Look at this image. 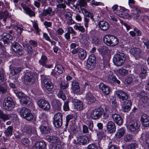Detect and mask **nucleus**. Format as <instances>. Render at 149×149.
<instances>
[{
  "label": "nucleus",
  "mask_w": 149,
  "mask_h": 149,
  "mask_svg": "<svg viewBox=\"0 0 149 149\" xmlns=\"http://www.w3.org/2000/svg\"><path fill=\"white\" fill-rule=\"evenodd\" d=\"M10 118L9 114H7L4 113L3 111L0 110V119L3 120L4 121L8 120Z\"/></svg>",
  "instance_id": "f704fd0d"
},
{
  "label": "nucleus",
  "mask_w": 149,
  "mask_h": 149,
  "mask_svg": "<svg viewBox=\"0 0 149 149\" xmlns=\"http://www.w3.org/2000/svg\"><path fill=\"white\" fill-rule=\"evenodd\" d=\"M55 14V12L52 10L51 8H48L44 10L42 13L40 15L42 16H46L49 14L50 16H52Z\"/></svg>",
  "instance_id": "bb28decb"
},
{
  "label": "nucleus",
  "mask_w": 149,
  "mask_h": 149,
  "mask_svg": "<svg viewBox=\"0 0 149 149\" xmlns=\"http://www.w3.org/2000/svg\"><path fill=\"white\" fill-rule=\"evenodd\" d=\"M104 111L103 109L101 108L95 109L91 111L90 117L93 120L98 119L102 116Z\"/></svg>",
  "instance_id": "20e7f679"
},
{
  "label": "nucleus",
  "mask_w": 149,
  "mask_h": 149,
  "mask_svg": "<svg viewBox=\"0 0 149 149\" xmlns=\"http://www.w3.org/2000/svg\"><path fill=\"white\" fill-rule=\"evenodd\" d=\"M24 81L25 82H30L33 80V76L31 72L27 71L24 75Z\"/></svg>",
  "instance_id": "cd10ccee"
},
{
  "label": "nucleus",
  "mask_w": 149,
  "mask_h": 149,
  "mask_svg": "<svg viewBox=\"0 0 149 149\" xmlns=\"http://www.w3.org/2000/svg\"><path fill=\"white\" fill-rule=\"evenodd\" d=\"M73 102L74 103L75 109H76L77 110H80L82 109L83 105L81 102L77 99H74L73 100Z\"/></svg>",
  "instance_id": "6ab92c4d"
},
{
  "label": "nucleus",
  "mask_w": 149,
  "mask_h": 149,
  "mask_svg": "<svg viewBox=\"0 0 149 149\" xmlns=\"http://www.w3.org/2000/svg\"><path fill=\"white\" fill-rule=\"evenodd\" d=\"M89 61L90 62L96 63V57L94 54H91L89 56L87 61Z\"/></svg>",
  "instance_id": "864d4df0"
},
{
  "label": "nucleus",
  "mask_w": 149,
  "mask_h": 149,
  "mask_svg": "<svg viewBox=\"0 0 149 149\" xmlns=\"http://www.w3.org/2000/svg\"><path fill=\"white\" fill-rule=\"evenodd\" d=\"M4 44L8 45L9 42L13 39V37L9 34L4 33L2 35Z\"/></svg>",
  "instance_id": "4be33fe9"
},
{
  "label": "nucleus",
  "mask_w": 149,
  "mask_h": 149,
  "mask_svg": "<svg viewBox=\"0 0 149 149\" xmlns=\"http://www.w3.org/2000/svg\"><path fill=\"white\" fill-rule=\"evenodd\" d=\"M125 59V54L120 53L114 55L113 58V61L116 65L120 66L124 63Z\"/></svg>",
  "instance_id": "7ed1b4c3"
},
{
  "label": "nucleus",
  "mask_w": 149,
  "mask_h": 149,
  "mask_svg": "<svg viewBox=\"0 0 149 149\" xmlns=\"http://www.w3.org/2000/svg\"><path fill=\"white\" fill-rule=\"evenodd\" d=\"M88 140L86 136H79L77 139V142L80 145H83L86 144Z\"/></svg>",
  "instance_id": "aec40b11"
},
{
  "label": "nucleus",
  "mask_w": 149,
  "mask_h": 149,
  "mask_svg": "<svg viewBox=\"0 0 149 149\" xmlns=\"http://www.w3.org/2000/svg\"><path fill=\"white\" fill-rule=\"evenodd\" d=\"M21 142L22 144L26 147H28L29 146V141L27 138H24L22 140Z\"/></svg>",
  "instance_id": "8fccbe9b"
},
{
  "label": "nucleus",
  "mask_w": 149,
  "mask_h": 149,
  "mask_svg": "<svg viewBox=\"0 0 149 149\" xmlns=\"http://www.w3.org/2000/svg\"><path fill=\"white\" fill-rule=\"evenodd\" d=\"M98 25L100 28L101 27H107L109 28L110 26L109 23L104 21H102L98 23Z\"/></svg>",
  "instance_id": "a19ab883"
},
{
  "label": "nucleus",
  "mask_w": 149,
  "mask_h": 149,
  "mask_svg": "<svg viewBox=\"0 0 149 149\" xmlns=\"http://www.w3.org/2000/svg\"><path fill=\"white\" fill-rule=\"evenodd\" d=\"M60 85L61 86V88L65 89L67 88L69 86L68 83L67 81H62L60 84Z\"/></svg>",
  "instance_id": "3c124183"
},
{
  "label": "nucleus",
  "mask_w": 149,
  "mask_h": 149,
  "mask_svg": "<svg viewBox=\"0 0 149 149\" xmlns=\"http://www.w3.org/2000/svg\"><path fill=\"white\" fill-rule=\"evenodd\" d=\"M131 108V107L123 105V110L125 112H128L130 110Z\"/></svg>",
  "instance_id": "0e129e2a"
},
{
  "label": "nucleus",
  "mask_w": 149,
  "mask_h": 149,
  "mask_svg": "<svg viewBox=\"0 0 149 149\" xmlns=\"http://www.w3.org/2000/svg\"><path fill=\"white\" fill-rule=\"evenodd\" d=\"M12 48L13 50L16 53L19 55L23 54L24 51L22 50V47L18 43H14L12 45Z\"/></svg>",
  "instance_id": "f8f14e48"
},
{
  "label": "nucleus",
  "mask_w": 149,
  "mask_h": 149,
  "mask_svg": "<svg viewBox=\"0 0 149 149\" xmlns=\"http://www.w3.org/2000/svg\"><path fill=\"white\" fill-rule=\"evenodd\" d=\"M69 102V101L67 100L64 103L63 106V109L65 111H68L69 110V107L68 105Z\"/></svg>",
  "instance_id": "6e6d98bb"
},
{
  "label": "nucleus",
  "mask_w": 149,
  "mask_h": 149,
  "mask_svg": "<svg viewBox=\"0 0 149 149\" xmlns=\"http://www.w3.org/2000/svg\"><path fill=\"white\" fill-rule=\"evenodd\" d=\"M25 49L26 51L29 54H31L33 52L32 47L29 45H26Z\"/></svg>",
  "instance_id": "49530a36"
},
{
  "label": "nucleus",
  "mask_w": 149,
  "mask_h": 149,
  "mask_svg": "<svg viewBox=\"0 0 149 149\" xmlns=\"http://www.w3.org/2000/svg\"><path fill=\"white\" fill-rule=\"evenodd\" d=\"M71 88L74 93H78L80 91V88L77 81L74 80L72 82Z\"/></svg>",
  "instance_id": "dca6fc26"
},
{
  "label": "nucleus",
  "mask_w": 149,
  "mask_h": 149,
  "mask_svg": "<svg viewBox=\"0 0 149 149\" xmlns=\"http://www.w3.org/2000/svg\"><path fill=\"white\" fill-rule=\"evenodd\" d=\"M99 88L106 95H108L110 92V90L109 87L103 83H101L100 84Z\"/></svg>",
  "instance_id": "393cba45"
},
{
  "label": "nucleus",
  "mask_w": 149,
  "mask_h": 149,
  "mask_svg": "<svg viewBox=\"0 0 149 149\" xmlns=\"http://www.w3.org/2000/svg\"><path fill=\"white\" fill-rule=\"evenodd\" d=\"M68 131L72 134H74L76 133L77 132L76 127L74 125L70 126L69 128Z\"/></svg>",
  "instance_id": "79ce46f5"
},
{
  "label": "nucleus",
  "mask_w": 149,
  "mask_h": 149,
  "mask_svg": "<svg viewBox=\"0 0 149 149\" xmlns=\"http://www.w3.org/2000/svg\"><path fill=\"white\" fill-rule=\"evenodd\" d=\"M19 113L22 117L27 121H31L34 118V116L31 111L26 107L22 108L19 111Z\"/></svg>",
  "instance_id": "f257e3e1"
},
{
  "label": "nucleus",
  "mask_w": 149,
  "mask_h": 149,
  "mask_svg": "<svg viewBox=\"0 0 149 149\" xmlns=\"http://www.w3.org/2000/svg\"><path fill=\"white\" fill-rule=\"evenodd\" d=\"M24 132L28 134L29 136H31L33 134H37L35 128L30 125L24 126Z\"/></svg>",
  "instance_id": "ddd939ff"
},
{
  "label": "nucleus",
  "mask_w": 149,
  "mask_h": 149,
  "mask_svg": "<svg viewBox=\"0 0 149 149\" xmlns=\"http://www.w3.org/2000/svg\"><path fill=\"white\" fill-rule=\"evenodd\" d=\"M57 95L59 98L62 99L63 100H64L66 99L65 95L61 90L59 91V93Z\"/></svg>",
  "instance_id": "5fc2aeb1"
},
{
  "label": "nucleus",
  "mask_w": 149,
  "mask_h": 149,
  "mask_svg": "<svg viewBox=\"0 0 149 149\" xmlns=\"http://www.w3.org/2000/svg\"><path fill=\"white\" fill-rule=\"evenodd\" d=\"M23 8L24 10L25 11L26 13L30 17L35 16V13L32 11L30 8L26 6H23Z\"/></svg>",
  "instance_id": "72a5a7b5"
},
{
  "label": "nucleus",
  "mask_w": 149,
  "mask_h": 149,
  "mask_svg": "<svg viewBox=\"0 0 149 149\" xmlns=\"http://www.w3.org/2000/svg\"><path fill=\"white\" fill-rule=\"evenodd\" d=\"M132 136L130 134H128L125 136L124 139L126 142L130 141L132 140Z\"/></svg>",
  "instance_id": "4d7b16f0"
},
{
  "label": "nucleus",
  "mask_w": 149,
  "mask_h": 149,
  "mask_svg": "<svg viewBox=\"0 0 149 149\" xmlns=\"http://www.w3.org/2000/svg\"><path fill=\"white\" fill-rule=\"evenodd\" d=\"M125 130L124 128H121L118 129L115 134V136L117 138H120L123 136L125 133Z\"/></svg>",
  "instance_id": "473e14b6"
},
{
  "label": "nucleus",
  "mask_w": 149,
  "mask_h": 149,
  "mask_svg": "<svg viewBox=\"0 0 149 149\" xmlns=\"http://www.w3.org/2000/svg\"><path fill=\"white\" fill-rule=\"evenodd\" d=\"M46 139L48 141L53 143H57L58 140L57 137L49 135L46 136Z\"/></svg>",
  "instance_id": "e433bc0d"
},
{
  "label": "nucleus",
  "mask_w": 149,
  "mask_h": 149,
  "mask_svg": "<svg viewBox=\"0 0 149 149\" xmlns=\"http://www.w3.org/2000/svg\"><path fill=\"white\" fill-rule=\"evenodd\" d=\"M14 104L12 99L10 97L5 98L3 104V108L6 110H10L14 107Z\"/></svg>",
  "instance_id": "423d86ee"
},
{
  "label": "nucleus",
  "mask_w": 149,
  "mask_h": 149,
  "mask_svg": "<svg viewBox=\"0 0 149 149\" xmlns=\"http://www.w3.org/2000/svg\"><path fill=\"white\" fill-rule=\"evenodd\" d=\"M92 40L93 42L96 45H98L99 44L100 42V40L98 38L95 36L93 37L92 38Z\"/></svg>",
  "instance_id": "bf43d9fd"
},
{
  "label": "nucleus",
  "mask_w": 149,
  "mask_h": 149,
  "mask_svg": "<svg viewBox=\"0 0 149 149\" xmlns=\"http://www.w3.org/2000/svg\"><path fill=\"white\" fill-rule=\"evenodd\" d=\"M140 125L139 121H132L130 125V130L132 131H135L139 128Z\"/></svg>",
  "instance_id": "412c9836"
},
{
  "label": "nucleus",
  "mask_w": 149,
  "mask_h": 149,
  "mask_svg": "<svg viewBox=\"0 0 149 149\" xmlns=\"http://www.w3.org/2000/svg\"><path fill=\"white\" fill-rule=\"evenodd\" d=\"M87 149H98V148L96 145L92 143L88 146Z\"/></svg>",
  "instance_id": "052dcab7"
},
{
  "label": "nucleus",
  "mask_w": 149,
  "mask_h": 149,
  "mask_svg": "<svg viewBox=\"0 0 149 149\" xmlns=\"http://www.w3.org/2000/svg\"><path fill=\"white\" fill-rule=\"evenodd\" d=\"M13 130V127L9 126L4 131V133L6 136H10L12 135Z\"/></svg>",
  "instance_id": "58836bf2"
},
{
  "label": "nucleus",
  "mask_w": 149,
  "mask_h": 149,
  "mask_svg": "<svg viewBox=\"0 0 149 149\" xmlns=\"http://www.w3.org/2000/svg\"><path fill=\"white\" fill-rule=\"evenodd\" d=\"M103 40L107 45L112 47L117 45L119 42L118 40L116 37L110 35H105L104 37Z\"/></svg>",
  "instance_id": "f03ea898"
},
{
  "label": "nucleus",
  "mask_w": 149,
  "mask_h": 149,
  "mask_svg": "<svg viewBox=\"0 0 149 149\" xmlns=\"http://www.w3.org/2000/svg\"><path fill=\"white\" fill-rule=\"evenodd\" d=\"M132 12L131 15L134 19H137L139 17V14L141 11L138 7H135L134 9L132 10Z\"/></svg>",
  "instance_id": "a878e982"
},
{
  "label": "nucleus",
  "mask_w": 149,
  "mask_h": 149,
  "mask_svg": "<svg viewBox=\"0 0 149 149\" xmlns=\"http://www.w3.org/2000/svg\"><path fill=\"white\" fill-rule=\"evenodd\" d=\"M107 131L110 133L114 132L116 130L115 125L114 123L112 121H109L107 125Z\"/></svg>",
  "instance_id": "4468645a"
},
{
  "label": "nucleus",
  "mask_w": 149,
  "mask_h": 149,
  "mask_svg": "<svg viewBox=\"0 0 149 149\" xmlns=\"http://www.w3.org/2000/svg\"><path fill=\"white\" fill-rule=\"evenodd\" d=\"M112 117L114 121L117 125H120L122 124L123 120L120 115L114 114L112 115Z\"/></svg>",
  "instance_id": "a211bd4d"
},
{
  "label": "nucleus",
  "mask_w": 149,
  "mask_h": 149,
  "mask_svg": "<svg viewBox=\"0 0 149 149\" xmlns=\"http://www.w3.org/2000/svg\"><path fill=\"white\" fill-rule=\"evenodd\" d=\"M88 36L86 34H81L79 41L83 45L87 44L89 40Z\"/></svg>",
  "instance_id": "c85d7f7f"
},
{
  "label": "nucleus",
  "mask_w": 149,
  "mask_h": 149,
  "mask_svg": "<svg viewBox=\"0 0 149 149\" xmlns=\"http://www.w3.org/2000/svg\"><path fill=\"white\" fill-rule=\"evenodd\" d=\"M39 128L41 133L43 134L49 133L51 130V128L49 126H44L42 125L40 126Z\"/></svg>",
  "instance_id": "c756f323"
},
{
  "label": "nucleus",
  "mask_w": 149,
  "mask_h": 149,
  "mask_svg": "<svg viewBox=\"0 0 149 149\" xmlns=\"http://www.w3.org/2000/svg\"><path fill=\"white\" fill-rule=\"evenodd\" d=\"M95 63L90 62L89 61H87L86 65L87 68L89 70H92L93 69L95 66Z\"/></svg>",
  "instance_id": "37998d69"
},
{
  "label": "nucleus",
  "mask_w": 149,
  "mask_h": 149,
  "mask_svg": "<svg viewBox=\"0 0 149 149\" xmlns=\"http://www.w3.org/2000/svg\"><path fill=\"white\" fill-rule=\"evenodd\" d=\"M48 61L47 56L45 55H42L41 56L40 59L39 61L40 64L42 66L45 65Z\"/></svg>",
  "instance_id": "ea45409f"
},
{
  "label": "nucleus",
  "mask_w": 149,
  "mask_h": 149,
  "mask_svg": "<svg viewBox=\"0 0 149 149\" xmlns=\"http://www.w3.org/2000/svg\"><path fill=\"white\" fill-rule=\"evenodd\" d=\"M99 52H101L103 54H105L107 53L108 48L105 46H102L100 47L98 49Z\"/></svg>",
  "instance_id": "a18cd8bd"
},
{
  "label": "nucleus",
  "mask_w": 149,
  "mask_h": 149,
  "mask_svg": "<svg viewBox=\"0 0 149 149\" xmlns=\"http://www.w3.org/2000/svg\"><path fill=\"white\" fill-rule=\"evenodd\" d=\"M22 70V68L20 67H14L11 68L10 73L13 75L17 74Z\"/></svg>",
  "instance_id": "4c0bfd02"
},
{
  "label": "nucleus",
  "mask_w": 149,
  "mask_h": 149,
  "mask_svg": "<svg viewBox=\"0 0 149 149\" xmlns=\"http://www.w3.org/2000/svg\"><path fill=\"white\" fill-rule=\"evenodd\" d=\"M86 99L90 103H93L96 101V98L91 93H87L86 95Z\"/></svg>",
  "instance_id": "2f4dec72"
},
{
  "label": "nucleus",
  "mask_w": 149,
  "mask_h": 149,
  "mask_svg": "<svg viewBox=\"0 0 149 149\" xmlns=\"http://www.w3.org/2000/svg\"><path fill=\"white\" fill-rule=\"evenodd\" d=\"M108 78V80L109 82L111 83L117 84H119L120 83V81L116 78V77L113 75V72L109 71L107 73V75Z\"/></svg>",
  "instance_id": "9d476101"
},
{
  "label": "nucleus",
  "mask_w": 149,
  "mask_h": 149,
  "mask_svg": "<svg viewBox=\"0 0 149 149\" xmlns=\"http://www.w3.org/2000/svg\"><path fill=\"white\" fill-rule=\"evenodd\" d=\"M36 149H46V144L43 141L38 142L36 144Z\"/></svg>",
  "instance_id": "c9c22d12"
},
{
  "label": "nucleus",
  "mask_w": 149,
  "mask_h": 149,
  "mask_svg": "<svg viewBox=\"0 0 149 149\" xmlns=\"http://www.w3.org/2000/svg\"><path fill=\"white\" fill-rule=\"evenodd\" d=\"M88 127L86 125H84L82 126V132L84 133L88 132L89 131Z\"/></svg>",
  "instance_id": "680f3d73"
},
{
  "label": "nucleus",
  "mask_w": 149,
  "mask_h": 149,
  "mask_svg": "<svg viewBox=\"0 0 149 149\" xmlns=\"http://www.w3.org/2000/svg\"><path fill=\"white\" fill-rule=\"evenodd\" d=\"M83 12H84L86 13V17H90L93 21H94V19L93 18V15L92 14L87 11L85 9H83Z\"/></svg>",
  "instance_id": "603ef678"
},
{
  "label": "nucleus",
  "mask_w": 149,
  "mask_h": 149,
  "mask_svg": "<svg viewBox=\"0 0 149 149\" xmlns=\"http://www.w3.org/2000/svg\"><path fill=\"white\" fill-rule=\"evenodd\" d=\"M137 147V145L136 143H132L126 145L125 146L124 149H135Z\"/></svg>",
  "instance_id": "c03bdc74"
},
{
  "label": "nucleus",
  "mask_w": 149,
  "mask_h": 149,
  "mask_svg": "<svg viewBox=\"0 0 149 149\" xmlns=\"http://www.w3.org/2000/svg\"><path fill=\"white\" fill-rule=\"evenodd\" d=\"M44 87H45L46 90H47L49 91H50L52 90L53 86L52 84L51 83L45 86Z\"/></svg>",
  "instance_id": "69168bd1"
},
{
  "label": "nucleus",
  "mask_w": 149,
  "mask_h": 149,
  "mask_svg": "<svg viewBox=\"0 0 149 149\" xmlns=\"http://www.w3.org/2000/svg\"><path fill=\"white\" fill-rule=\"evenodd\" d=\"M0 47V54H2L3 55H6V52L5 48L1 45Z\"/></svg>",
  "instance_id": "13d9d810"
},
{
  "label": "nucleus",
  "mask_w": 149,
  "mask_h": 149,
  "mask_svg": "<svg viewBox=\"0 0 149 149\" xmlns=\"http://www.w3.org/2000/svg\"><path fill=\"white\" fill-rule=\"evenodd\" d=\"M74 118L73 116L71 115H68L66 116V124L65 125L66 126L68 125V122L69 121L73 119Z\"/></svg>",
  "instance_id": "e2e57ef3"
},
{
  "label": "nucleus",
  "mask_w": 149,
  "mask_h": 149,
  "mask_svg": "<svg viewBox=\"0 0 149 149\" xmlns=\"http://www.w3.org/2000/svg\"><path fill=\"white\" fill-rule=\"evenodd\" d=\"M42 80L43 81V84L44 86L52 83L49 80L46 78L42 77Z\"/></svg>",
  "instance_id": "09e8293b"
},
{
  "label": "nucleus",
  "mask_w": 149,
  "mask_h": 149,
  "mask_svg": "<svg viewBox=\"0 0 149 149\" xmlns=\"http://www.w3.org/2000/svg\"><path fill=\"white\" fill-rule=\"evenodd\" d=\"M54 123L56 127H59L62 126V118L61 113H57L54 115Z\"/></svg>",
  "instance_id": "6e6552de"
},
{
  "label": "nucleus",
  "mask_w": 149,
  "mask_h": 149,
  "mask_svg": "<svg viewBox=\"0 0 149 149\" xmlns=\"http://www.w3.org/2000/svg\"><path fill=\"white\" fill-rule=\"evenodd\" d=\"M105 112L104 113H103V118L104 119H107L109 117V114L108 113V109L107 108H105Z\"/></svg>",
  "instance_id": "338daca9"
},
{
  "label": "nucleus",
  "mask_w": 149,
  "mask_h": 149,
  "mask_svg": "<svg viewBox=\"0 0 149 149\" xmlns=\"http://www.w3.org/2000/svg\"><path fill=\"white\" fill-rule=\"evenodd\" d=\"M86 124L88 125V127L89 130L92 132L93 128V121L91 120H88Z\"/></svg>",
  "instance_id": "de8ad7c7"
},
{
  "label": "nucleus",
  "mask_w": 149,
  "mask_h": 149,
  "mask_svg": "<svg viewBox=\"0 0 149 149\" xmlns=\"http://www.w3.org/2000/svg\"><path fill=\"white\" fill-rule=\"evenodd\" d=\"M14 93L16 96L20 99L19 100L20 103L22 105L27 104L31 100V99L29 97L26 96L23 93L16 91H15Z\"/></svg>",
  "instance_id": "39448f33"
},
{
  "label": "nucleus",
  "mask_w": 149,
  "mask_h": 149,
  "mask_svg": "<svg viewBox=\"0 0 149 149\" xmlns=\"http://www.w3.org/2000/svg\"><path fill=\"white\" fill-rule=\"evenodd\" d=\"M7 89L6 87L0 86V93L1 92L2 93H5L7 92Z\"/></svg>",
  "instance_id": "774afa93"
},
{
  "label": "nucleus",
  "mask_w": 149,
  "mask_h": 149,
  "mask_svg": "<svg viewBox=\"0 0 149 149\" xmlns=\"http://www.w3.org/2000/svg\"><path fill=\"white\" fill-rule=\"evenodd\" d=\"M130 52V53L135 57L138 58L140 56L142 51L139 48H135L132 49Z\"/></svg>",
  "instance_id": "b1692460"
},
{
  "label": "nucleus",
  "mask_w": 149,
  "mask_h": 149,
  "mask_svg": "<svg viewBox=\"0 0 149 149\" xmlns=\"http://www.w3.org/2000/svg\"><path fill=\"white\" fill-rule=\"evenodd\" d=\"M51 104L55 111H58L61 110V104L58 100H53L51 102Z\"/></svg>",
  "instance_id": "2eb2a0df"
},
{
  "label": "nucleus",
  "mask_w": 149,
  "mask_h": 149,
  "mask_svg": "<svg viewBox=\"0 0 149 149\" xmlns=\"http://www.w3.org/2000/svg\"><path fill=\"white\" fill-rule=\"evenodd\" d=\"M64 71V68L61 65H57L55 68L54 69L52 70L51 73V75L54 77H56L62 74Z\"/></svg>",
  "instance_id": "9b49d317"
},
{
  "label": "nucleus",
  "mask_w": 149,
  "mask_h": 149,
  "mask_svg": "<svg viewBox=\"0 0 149 149\" xmlns=\"http://www.w3.org/2000/svg\"><path fill=\"white\" fill-rule=\"evenodd\" d=\"M116 94L120 100H126L128 98L127 93L122 91H116Z\"/></svg>",
  "instance_id": "5701e85b"
},
{
  "label": "nucleus",
  "mask_w": 149,
  "mask_h": 149,
  "mask_svg": "<svg viewBox=\"0 0 149 149\" xmlns=\"http://www.w3.org/2000/svg\"><path fill=\"white\" fill-rule=\"evenodd\" d=\"M73 54L77 53L79 57L81 60L84 59L86 56V52L81 48H77L73 49L72 51Z\"/></svg>",
  "instance_id": "0eeeda50"
},
{
  "label": "nucleus",
  "mask_w": 149,
  "mask_h": 149,
  "mask_svg": "<svg viewBox=\"0 0 149 149\" xmlns=\"http://www.w3.org/2000/svg\"><path fill=\"white\" fill-rule=\"evenodd\" d=\"M116 72L117 74L121 76H124L128 74V71L123 68H121L117 70Z\"/></svg>",
  "instance_id": "7c9ffc66"
},
{
  "label": "nucleus",
  "mask_w": 149,
  "mask_h": 149,
  "mask_svg": "<svg viewBox=\"0 0 149 149\" xmlns=\"http://www.w3.org/2000/svg\"><path fill=\"white\" fill-rule=\"evenodd\" d=\"M141 120L142 124L144 126L147 127L149 125V116L146 114L142 115Z\"/></svg>",
  "instance_id": "f3484780"
},
{
  "label": "nucleus",
  "mask_w": 149,
  "mask_h": 149,
  "mask_svg": "<svg viewBox=\"0 0 149 149\" xmlns=\"http://www.w3.org/2000/svg\"><path fill=\"white\" fill-rule=\"evenodd\" d=\"M38 104L40 107L45 110L47 111L49 110L50 108L49 104L47 101L44 99H40L38 101Z\"/></svg>",
  "instance_id": "1a4fd4ad"
}]
</instances>
